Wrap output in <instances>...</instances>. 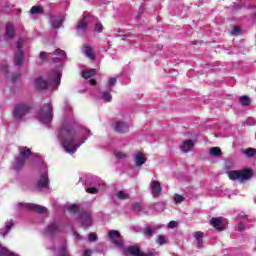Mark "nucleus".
<instances>
[{"label":"nucleus","mask_w":256,"mask_h":256,"mask_svg":"<svg viewBox=\"0 0 256 256\" xmlns=\"http://www.w3.org/2000/svg\"><path fill=\"white\" fill-rule=\"evenodd\" d=\"M90 23H94V31L97 33H103V24L101 22H98L93 15L89 14L87 16H84L82 20L78 22V25L76 27V31L78 35H81L85 29H87V26L90 25Z\"/></svg>","instance_id":"7ed1b4c3"},{"label":"nucleus","mask_w":256,"mask_h":256,"mask_svg":"<svg viewBox=\"0 0 256 256\" xmlns=\"http://www.w3.org/2000/svg\"><path fill=\"white\" fill-rule=\"evenodd\" d=\"M12 228H13V221L6 222L5 227L0 229V237H5V235H7V233H9Z\"/></svg>","instance_id":"a878e982"},{"label":"nucleus","mask_w":256,"mask_h":256,"mask_svg":"<svg viewBox=\"0 0 256 256\" xmlns=\"http://www.w3.org/2000/svg\"><path fill=\"white\" fill-rule=\"evenodd\" d=\"M239 219H243V220L239 222L237 229L240 232L245 231V223H247V216L239 215Z\"/></svg>","instance_id":"7c9ffc66"},{"label":"nucleus","mask_w":256,"mask_h":256,"mask_svg":"<svg viewBox=\"0 0 256 256\" xmlns=\"http://www.w3.org/2000/svg\"><path fill=\"white\" fill-rule=\"evenodd\" d=\"M193 237L195 238L196 245H197L198 249H202V247H203V237H204L203 232H201V231L195 232Z\"/></svg>","instance_id":"4be33fe9"},{"label":"nucleus","mask_w":256,"mask_h":256,"mask_svg":"<svg viewBox=\"0 0 256 256\" xmlns=\"http://www.w3.org/2000/svg\"><path fill=\"white\" fill-rule=\"evenodd\" d=\"M43 189H49V174H47L45 164H42L40 168V176L37 181V190L43 191Z\"/></svg>","instance_id":"423d86ee"},{"label":"nucleus","mask_w":256,"mask_h":256,"mask_svg":"<svg viewBox=\"0 0 256 256\" xmlns=\"http://www.w3.org/2000/svg\"><path fill=\"white\" fill-rule=\"evenodd\" d=\"M109 237L112 243L116 245L119 249H123V238L121 237V234H119V231L112 230L109 232Z\"/></svg>","instance_id":"ddd939ff"},{"label":"nucleus","mask_w":256,"mask_h":256,"mask_svg":"<svg viewBox=\"0 0 256 256\" xmlns=\"http://www.w3.org/2000/svg\"><path fill=\"white\" fill-rule=\"evenodd\" d=\"M66 111L71 112V106H69V104L66 103Z\"/></svg>","instance_id":"3c124183"},{"label":"nucleus","mask_w":256,"mask_h":256,"mask_svg":"<svg viewBox=\"0 0 256 256\" xmlns=\"http://www.w3.org/2000/svg\"><path fill=\"white\" fill-rule=\"evenodd\" d=\"M91 135V130L81 128L71 113L65 115L62 127L57 133L64 151L69 155H73Z\"/></svg>","instance_id":"f257e3e1"},{"label":"nucleus","mask_w":256,"mask_h":256,"mask_svg":"<svg viewBox=\"0 0 256 256\" xmlns=\"http://www.w3.org/2000/svg\"><path fill=\"white\" fill-rule=\"evenodd\" d=\"M193 147H195L193 140H185L182 145H180V149L183 153H189Z\"/></svg>","instance_id":"aec40b11"},{"label":"nucleus","mask_w":256,"mask_h":256,"mask_svg":"<svg viewBox=\"0 0 256 256\" xmlns=\"http://www.w3.org/2000/svg\"><path fill=\"white\" fill-rule=\"evenodd\" d=\"M37 89H50L55 91L61 85V70L55 69L50 71L48 79L45 80L41 77L35 80Z\"/></svg>","instance_id":"f03ea898"},{"label":"nucleus","mask_w":256,"mask_h":256,"mask_svg":"<svg viewBox=\"0 0 256 256\" xmlns=\"http://www.w3.org/2000/svg\"><path fill=\"white\" fill-rule=\"evenodd\" d=\"M91 185H92V187L86 188V193H91L92 195H95L96 193H99V191H101V189H103V185H105V183H103V181L99 180V181L91 182Z\"/></svg>","instance_id":"a211bd4d"},{"label":"nucleus","mask_w":256,"mask_h":256,"mask_svg":"<svg viewBox=\"0 0 256 256\" xmlns=\"http://www.w3.org/2000/svg\"><path fill=\"white\" fill-rule=\"evenodd\" d=\"M176 226H177V222L175 221H170L168 223V229H175Z\"/></svg>","instance_id":"49530a36"},{"label":"nucleus","mask_w":256,"mask_h":256,"mask_svg":"<svg viewBox=\"0 0 256 256\" xmlns=\"http://www.w3.org/2000/svg\"><path fill=\"white\" fill-rule=\"evenodd\" d=\"M102 99L107 103H111V101H113V96L111 95V93L104 91L102 94Z\"/></svg>","instance_id":"4c0bfd02"},{"label":"nucleus","mask_w":256,"mask_h":256,"mask_svg":"<svg viewBox=\"0 0 256 256\" xmlns=\"http://www.w3.org/2000/svg\"><path fill=\"white\" fill-rule=\"evenodd\" d=\"M18 151L20 156H17L14 160L15 171H21V169H23L25 166V161H27L31 155V149L27 147L20 146L18 147Z\"/></svg>","instance_id":"20e7f679"},{"label":"nucleus","mask_w":256,"mask_h":256,"mask_svg":"<svg viewBox=\"0 0 256 256\" xmlns=\"http://www.w3.org/2000/svg\"><path fill=\"white\" fill-rule=\"evenodd\" d=\"M23 47V39H19L17 41V50L15 52L14 55V65H16V67H21V65H23V50H21Z\"/></svg>","instance_id":"9d476101"},{"label":"nucleus","mask_w":256,"mask_h":256,"mask_svg":"<svg viewBox=\"0 0 256 256\" xmlns=\"http://www.w3.org/2000/svg\"><path fill=\"white\" fill-rule=\"evenodd\" d=\"M36 161H38V165H42L43 164V162L39 158H36Z\"/></svg>","instance_id":"5fc2aeb1"},{"label":"nucleus","mask_w":256,"mask_h":256,"mask_svg":"<svg viewBox=\"0 0 256 256\" xmlns=\"http://www.w3.org/2000/svg\"><path fill=\"white\" fill-rule=\"evenodd\" d=\"M222 154H223V152L221 151V148H219V147L210 148V155L212 157H221Z\"/></svg>","instance_id":"473e14b6"},{"label":"nucleus","mask_w":256,"mask_h":256,"mask_svg":"<svg viewBox=\"0 0 256 256\" xmlns=\"http://www.w3.org/2000/svg\"><path fill=\"white\" fill-rule=\"evenodd\" d=\"M48 57H51L54 63H59L60 61H63V59L67 57V54H65V51L61 49H56L53 54L49 53Z\"/></svg>","instance_id":"dca6fc26"},{"label":"nucleus","mask_w":256,"mask_h":256,"mask_svg":"<svg viewBox=\"0 0 256 256\" xmlns=\"http://www.w3.org/2000/svg\"><path fill=\"white\" fill-rule=\"evenodd\" d=\"M74 237L75 239H81V235H79L78 233H74Z\"/></svg>","instance_id":"603ef678"},{"label":"nucleus","mask_w":256,"mask_h":256,"mask_svg":"<svg viewBox=\"0 0 256 256\" xmlns=\"http://www.w3.org/2000/svg\"><path fill=\"white\" fill-rule=\"evenodd\" d=\"M78 223L84 228L91 227V225H93V214L89 211L82 212L78 219Z\"/></svg>","instance_id":"9b49d317"},{"label":"nucleus","mask_w":256,"mask_h":256,"mask_svg":"<svg viewBox=\"0 0 256 256\" xmlns=\"http://www.w3.org/2000/svg\"><path fill=\"white\" fill-rule=\"evenodd\" d=\"M112 128L117 133H127V131H129V125H127V123H125L121 120H118V121L114 122L112 124Z\"/></svg>","instance_id":"f3484780"},{"label":"nucleus","mask_w":256,"mask_h":256,"mask_svg":"<svg viewBox=\"0 0 256 256\" xmlns=\"http://www.w3.org/2000/svg\"><path fill=\"white\" fill-rule=\"evenodd\" d=\"M21 78V74L17 73V74H13L12 76V83H15V81H17V79Z\"/></svg>","instance_id":"de8ad7c7"},{"label":"nucleus","mask_w":256,"mask_h":256,"mask_svg":"<svg viewBox=\"0 0 256 256\" xmlns=\"http://www.w3.org/2000/svg\"><path fill=\"white\" fill-rule=\"evenodd\" d=\"M57 231H59V223H57V222H54V223L50 224L46 228V233L48 235H53V233H57Z\"/></svg>","instance_id":"cd10ccee"},{"label":"nucleus","mask_w":256,"mask_h":256,"mask_svg":"<svg viewBox=\"0 0 256 256\" xmlns=\"http://www.w3.org/2000/svg\"><path fill=\"white\" fill-rule=\"evenodd\" d=\"M116 159H127V154L123 152H115Z\"/></svg>","instance_id":"79ce46f5"},{"label":"nucleus","mask_w":256,"mask_h":256,"mask_svg":"<svg viewBox=\"0 0 256 256\" xmlns=\"http://www.w3.org/2000/svg\"><path fill=\"white\" fill-rule=\"evenodd\" d=\"M56 256H71L69 255V252L67 251V245L65 243L62 244L60 248H57L54 251Z\"/></svg>","instance_id":"b1692460"},{"label":"nucleus","mask_w":256,"mask_h":256,"mask_svg":"<svg viewBox=\"0 0 256 256\" xmlns=\"http://www.w3.org/2000/svg\"><path fill=\"white\" fill-rule=\"evenodd\" d=\"M38 120L44 125H47L53 121V105L51 102H48L41 107L38 113Z\"/></svg>","instance_id":"39448f33"},{"label":"nucleus","mask_w":256,"mask_h":256,"mask_svg":"<svg viewBox=\"0 0 256 256\" xmlns=\"http://www.w3.org/2000/svg\"><path fill=\"white\" fill-rule=\"evenodd\" d=\"M6 36L8 39H13V37H15V27H13V24L11 23L6 24Z\"/></svg>","instance_id":"bb28decb"},{"label":"nucleus","mask_w":256,"mask_h":256,"mask_svg":"<svg viewBox=\"0 0 256 256\" xmlns=\"http://www.w3.org/2000/svg\"><path fill=\"white\" fill-rule=\"evenodd\" d=\"M161 227H163L162 225H156L154 227L151 226H147L144 229V235L145 237H153V235H155V233H157L158 229H161Z\"/></svg>","instance_id":"412c9836"},{"label":"nucleus","mask_w":256,"mask_h":256,"mask_svg":"<svg viewBox=\"0 0 256 256\" xmlns=\"http://www.w3.org/2000/svg\"><path fill=\"white\" fill-rule=\"evenodd\" d=\"M113 199L124 201L125 199H129V193H127L125 190H120L113 195Z\"/></svg>","instance_id":"393cba45"},{"label":"nucleus","mask_w":256,"mask_h":256,"mask_svg":"<svg viewBox=\"0 0 256 256\" xmlns=\"http://www.w3.org/2000/svg\"><path fill=\"white\" fill-rule=\"evenodd\" d=\"M47 57V53L46 52H40V59H45Z\"/></svg>","instance_id":"09e8293b"},{"label":"nucleus","mask_w":256,"mask_h":256,"mask_svg":"<svg viewBox=\"0 0 256 256\" xmlns=\"http://www.w3.org/2000/svg\"><path fill=\"white\" fill-rule=\"evenodd\" d=\"M88 241H90V242L97 241V234H95V233H90V234L88 235Z\"/></svg>","instance_id":"37998d69"},{"label":"nucleus","mask_w":256,"mask_h":256,"mask_svg":"<svg viewBox=\"0 0 256 256\" xmlns=\"http://www.w3.org/2000/svg\"><path fill=\"white\" fill-rule=\"evenodd\" d=\"M124 255L125 256H149L148 254L141 252V249H139L138 246H128L124 250Z\"/></svg>","instance_id":"2eb2a0df"},{"label":"nucleus","mask_w":256,"mask_h":256,"mask_svg":"<svg viewBox=\"0 0 256 256\" xmlns=\"http://www.w3.org/2000/svg\"><path fill=\"white\" fill-rule=\"evenodd\" d=\"M30 107L27 104H17L13 110V117L16 121H23V118L30 111Z\"/></svg>","instance_id":"0eeeda50"},{"label":"nucleus","mask_w":256,"mask_h":256,"mask_svg":"<svg viewBox=\"0 0 256 256\" xmlns=\"http://www.w3.org/2000/svg\"><path fill=\"white\" fill-rule=\"evenodd\" d=\"M69 213H78L79 212V205L77 204H71L68 206Z\"/></svg>","instance_id":"58836bf2"},{"label":"nucleus","mask_w":256,"mask_h":256,"mask_svg":"<svg viewBox=\"0 0 256 256\" xmlns=\"http://www.w3.org/2000/svg\"><path fill=\"white\" fill-rule=\"evenodd\" d=\"M156 243H157V245H160V246L167 245V244H169V238H167L164 235H158L157 239H156Z\"/></svg>","instance_id":"c756f323"},{"label":"nucleus","mask_w":256,"mask_h":256,"mask_svg":"<svg viewBox=\"0 0 256 256\" xmlns=\"http://www.w3.org/2000/svg\"><path fill=\"white\" fill-rule=\"evenodd\" d=\"M210 225H212L216 231H225V229H227V219L223 217L212 218Z\"/></svg>","instance_id":"f8f14e48"},{"label":"nucleus","mask_w":256,"mask_h":256,"mask_svg":"<svg viewBox=\"0 0 256 256\" xmlns=\"http://www.w3.org/2000/svg\"><path fill=\"white\" fill-rule=\"evenodd\" d=\"M241 33V28L236 26L233 28V31L231 32V35H239Z\"/></svg>","instance_id":"c03bdc74"},{"label":"nucleus","mask_w":256,"mask_h":256,"mask_svg":"<svg viewBox=\"0 0 256 256\" xmlns=\"http://www.w3.org/2000/svg\"><path fill=\"white\" fill-rule=\"evenodd\" d=\"M134 161H135L136 167H141V165H144V163L147 161V158H145L143 154L137 153L134 155Z\"/></svg>","instance_id":"5701e85b"},{"label":"nucleus","mask_w":256,"mask_h":256,"mask_svg":"<svg viewBox=\"0 0 256 256\" xmlns=\"http://www.w3.org/2000/svg\"><path fill=\"white\" fill-rule=\"evenodd\" d=\"M83 53L88 57V59H95V52H93V48L90 46L85 45L83 48Z\"/></svg>","instance_id":"c85d7f7f"},{"label":"nucleus","mask_w":256,"mask_h":256,"mask_svg":"<svg viewBox=\"0 0 256 256\" xmlns=\"http://www.w3.org/2000/svg\"><path fill=\"white\" fill-rule=\"evenodd\" d=\"M174 201L175 203H183V201H185V197H183L182 195L176 194L174 196Z\"/></svg>","instance_id":"a19ab883"},{"label":"nucleus","mask_w":256,"mask_h":256,"mask_svg":"<svg viewBox=\"0 0 256 256\" xmlns=\"http://www.w3.org/2000/svg\"><path fill=\"white\" fill-rule=\"evenodd\" d=\"M63 21H64L63 16L50 17V24L52 25L53 29H59L63 25Z\"/></svg>","instance_id":"6ab92c4d"},{"label":"nucleus","mask_w":256,"mask_h":256,"mask_svg":"<svg viewBox=\"0 0 256 256\" xmlns=\"http://www.w3.org/2000/svg\"><path fill=\"white\" fill-rule=\"evenodd\" d=\"M240 103L243 105V107H248V105H251V98L247 96H242L240 98Z\"/></svg>","instance_id":"e433bc0d"},{"label":"nucleus","mask_w":256,"mask_h":256,"mask_svg":"<svg viewBox=\"0 0 256 256\" xmlns=\"http://www.w3.org/2000/svg\"><path fill=\"white\" fill-rule=\"evenodd\" d=\"M251 125H255V120H252V123H251Z\"/></svg>","instance_id":"13d9d810"},{"label":"nucleus","mask_w":256,"mask_h":256,"mask_svg":"<svg viewBox=\"0 0 256 256\" xmlns=\"http://www.w3.org/2000/svg\"><path fill=\"white\" fill-rule=\"evenodd\" d=\"M18 209H28L30 211H36V213H47V208L41 205L33 204V203H19L17 205Z\"/></svg>","instance_id":"1a4fd4ad"},{"label":"nucleus","mask_w":256,"mask_h":256,"mask_svg":"<svg viewBox=\"0 0 256 256\" xmlns=\"http://www.w3.org/2000/svg\"><path fill=\"white\" fill-rule=\"evenodd\" d=\"M95 73H97L95 69L84 70L82 72V77L83 79H91V77L95 76Z\"/></svg>","instance_id":"2f4dec72"},{"label":"nucleus","mask_w":256,"mask_h":256,"mask_svg":"<svg viewBox=\"0 0 256 256\" xmlns=\"http://www.w3.org/2000/svg\"><path fill=\"white\" fill-rule=\"evenodd\" d=\"M89 83L90 85H97V81L95 79H91Z\"/></svg>","instance_id":"8fccbe9b"},{"label":"nucleus","mask_w":256,"mask_h":256,"mask_svg":"<svg viewBox=\"0 0 256 256\" xmlns=\"http://www.w3.org/2000/svg\"><path fill=\"white\" fill-rule=\"evenodd\" d=\"M0 256H19L13 252H9L6 247L0 245Z\"/></svg>","instance_id":"c9c22d12"},{"label":"nucleus","mask_w":256,"mask_h":256,"mask_svg":"<svg viewBox=\"0 0 256 256\" xmlns=\"http://www.w3.org/2000/svg\"><path fill=\"white\" fill-rule=\"evenodd\" d=\"M122 37V41H125V39H127L126 35L121 36Z\"/></svg>","instance_id":"4d7b16f0"},{"label":"nucleus","mask_w":256,"mask_h":256,"mask_svg":"<svg viewBox=\"0 0 256 256\" xmlns=\"http://www.w3.org/2000/svg\"><path fill=\"white\" fill-rule=\"evenodd\" d=\"M43 14V7L41 6H33L30 9V15H41Z\"/></svg>","instance_id":"72a5a7b5"},{"label":"nucleus","mask_w":256,"mask_h":256,"mask_svg":"<svg viewBox=\"0 0 256 256\" xmlns=\"http://www.w3.org/2000/svg\"><path fill=\"white\" fill-rule=\"evenodd\" d=\"M152 197H159L161 195V182L157 180H152L149 185Z\"/></svg>","instance_id":"4468645a"},{"label":"nucleus","mask_w":256,"mask_h":256,"mask_svg":"<svg viewBox=\"0 0 256 256\" xmlns=\"http://www.w3.org/2000/svg\"><path fill=\"white\" fill-rule=\"evenodd\" d=\"M229 179L231 181H247V179H251V171H237L233 170L227 173Z\"/></svg>","instance_id":"6e6552de"},{"label":"nucleus","mask_w":256,"mask_h":256,"mask_svg":"<svg viewBox=\"0 0 256 256\" xmlns=\"http://www.w3.org/2000/svg\"><path fill=\"white\" fill-rule=\"evenodd\" d=\"M132 209L135 211V213H140L142 206L139 202H136L132 205Z\"/></svg>","instance_id":"ea45409f"},{"label":"nucleus","mask_w":256,"mask_h":256,"mask_svg":"<svg viewBox=\"0 0 256 256\" xmlns=\"http://www.w3.org/2000/svg\"><path fill=\"white\" fill-rule=\"evenodd\" d=\"M242 153L244 155H246V157H248V158L255 157L256 149H254V148H247V149L242 150Z\"/></svg>","instance_id":"f704fd0d"},{"label":"nucleus","mask_w":256,"mask_h":256,"mask_svg":"<svg viewBox=\"0 0 256 256\" xmlns=\"http://www.w3.org/2000/svg\"><path fill=\"white\" fill-rule=\"evenodd\" d=\"M85 179H86L85 176L81 177V178H80L81 183H85V181H86Z\"/></svg>","instance_id":"864d4df0"},{"label":"nucleus","mask_w":256,"mask_h":256,"mask_svg":"<svg viewBox=\"0 0 256 256\" xmlns=\"http://www.w3.org/2000/svg\"><path fill=\"white\" fill-rule=\"evenodd\" d=\"M117 83V78H110L108 81L109 87H113Z\"/></svg>","instance_id":"a18cd8bd"},{"label":"nucleus","mask_w":256,"mask_h":256,"mask_svg":"<svg viewBox=\"0 0 256 256\" xmlns=\"http://www.w3.org/2000/svg\"><path fill=\"white\" fill-rule=\"evenodd\" d=\"M139 13H143V6L139 8Z\"/></svg>","instance_id":"6e6d98bb"}]
</instances>
